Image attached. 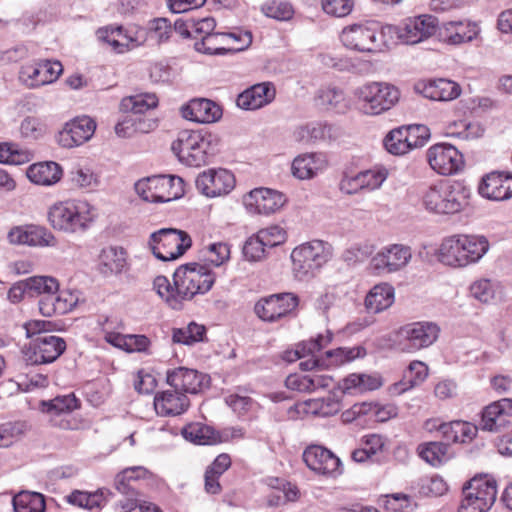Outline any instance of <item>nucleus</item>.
<instances>
[{
    "label": "nucleus",
    "mask_w": 512,
    "mask_h": 512,
    "mask_svg": "<svg viewBox=\"0 0 512 512\" xmlns=\"http://www.w3.org/2000/svg\"><path fill=\"white\" fill-rule=\"evenodd\" d=\"M235 183L234 174L223 168L205 170L195 180L198 192L208 198L229 194L234 189Z\"/></svg>",
    "instance_id": "f3484780"
},
{
    "label": "nucleus",
    "mask_w": 512,
    "mask_h": 512,
    "mask_svg": "<svg viewBox=\"0 0 512 512\" xmlns=\"http://www.w3.org/2000/svg\"><path fill=\"white\" fill-rule=\"evenodd\" d=\"M418 89L424 97L435 101H452L458 98L462 89L461 86L450 79H430L418 85Z\"/></svg>",
    "instance_id": "bb28decb"
},
{
    "label": "nucleus",
    "mask_w": 512,
    "mask_h": 512,
    "mask_svg": "<svg viewBox=\"0 0 512 512\" xmlns=\"http://www.w3.org/2000/svg\"><path fill=\"white\" fill-rule=\"evenodd\" d=\"M256 235L267 249L274 248L286 240V231L280 226L273 225L259 230Z\"/></svg>",
    "instance_id": "338daca9"
},
{
    "label": "nucleus",
    "mask_w": 512,
    "mask_h": 512,
    "mask_svg": "<svg viewBox=\"0 0 512 512\" xmlns=\"http://www.w3.org/2000/svg\"><path fill=\"white\" fill-rule=\"evenodd\" d=\"M382 384V379L377 374L352 373L342 380L341 388L345 393H362L376 390Z\"/></svg>",
    "instance_id": "c9c22d12"
},
{
    "label": "nucleus",
    "mask_w": 512,
    "mask_h": 512,
    "mask_svg": "<svg viewBox=\"0 0 512 512\" xmlns=\"http://www.w3.org/2000/svg\"><path fill=\"white\" fill-rule=\"evenodd\" d=\"M360 109L367 115H379L391 109L399 100L397 87L385 82H371L355 91Z\"/></svg>",
    "instance_id": "1a4fd4ad"
},
{
    "label": "nucleus",
    "mask_w": 512,
    "mask_h": 512,
    "mask_svg": "<svg viewBox=\"0 0 512 512\" xmlns=\"http://www.w3.org/2000/svg\"><path fill=\"white\" fill-rule=\"evenodd\" d=\"M459 234L445 237L438 249V260L447 266L454 268H463L464 262L460 250Z\"/></svg>",
    "instance_id": "e433bc0d"
},
{
    "label": "nucleus",
    "mask_w": 512,
    "mask_h": 512,
    "mask_svg": "<svg viewBox=\"0 0 512 512\" xmlns=\"http://www.w3.org/2000/svg\"><path fill=\"white\" fill-rule=\"evenodd\" d=\"M182 434L185 439L198 445H209L218 443V432L214 431L211 427L194 423L186 426Z\"/></svg>",
    "instance_id": "37998d69"
},
{
    "label": "nucleus",
    "mask_w": 512,
    "mask_h": 512,
    "mask_svg": "<svg viewBox=\"0 0 512 512\" xmlns=\"http://www.w3.org/2000/svg\"><path fill=\"white\" fill-rule=\"evenodd\" d=\"M195 50L205 54L223 55L228 52L227 36L225 33H210L203 36L200 41L195 42Z\"/></svg>",
    "instance_id": "c03bdc74"
},
{
    "label": "nucleus",
    "mask_w": 512,
    "mask_h": 512,
    "mask_svg": "<svg viewBox=\"0 0 512 512\" xmlns=\"http://www.w3.org/2000/svg\"><path fill=\"white\" fill-rule=\"evenodd\" d=\"M29 429L27 422L14 421L0 425V447H9L19 440Z\"/></svg>",
    "instance_id": "09e8293b"
},
{
    "label": "nucleus",
    "mask_w": 512,
    "mask_h": 512,
    "mask_svg": "<svg viewBox=\"0 0 512 512\" xmlns=\"http://www.w3.org/2000/svg\"><path fill=\"white\" fill-rule=\"evenodd\" d=\"M440 327L431 321H418L401 326L396 332V343L402 352L414 353L433 345Z\"/></svg>",
    "instance_id": "9b49d317"
},
{
    "label": "nucleus",
    "mask_w": 512,
    "mask_h": 512,
    "mask_svg": "<svg viewBox=\"0 0 512 512\" xmlns=\"http://www.w3.org/2000/svg\"><path fill=\"white\" fill-rule=\"evenodd\" d=\"M430 167L440 175L449 176L461 172L465 162L461 152L453 145L439 143L427 151Z\"/></svg>",
    "instance_id": "dca6fc26"
},
{
    "label": "nucleus",
    "mask_w": 512,
    "mask_h": 512,
    "mask_svg": "<svg viewBox=\"0 0 512 512\" xmlns=\"http://www.w3.org/2000/svg\"><path fill=\"white\" fill-rule=\"evenodd\" d=\"M437 30L439 39L448 45L471 42L480 34L478 24L469 20L445 22Z\"/></svg>",
    "instance_id": "5701e85b"
},
{
    "label": "nucleus",
    "mask_w": 512,
    "mask_h": 512,
    "mask_svg": "<svg viewBox=\"0 0 512 512\" xmlns=\"http://www.w3.org/2000/svg\"><path fill=\"white\" fill-rule=\"evenodd\" d=\"M309 411L321 417H329L337 414L341 409V403L333 396L326 398L311 399L307 401Z\"/></svg>",
    "instance_id": "5fc2aeb1"
},
{
    "label": "nucleus",
    "mask_w": 512,
    "mask_h": 512,
    "mask_svg": "<svg viewBox=\"0 0 512 512\" xmlns=\"http://www.w3.org/2000/svg\"><path fill=\"white\" fill-rule=\"evenodd\" d=\"M135 191L147 202H169L184 194V182L174 175H154L138 180Z\"/></svg>",
    "instance_id": "6e6552de"
},
{
    "label": "nucleus",
    "mask_w": 512,
    "mask_h": 512,
    "mask_svg": "<svg viewBox=\"0 0 512 512\" xmlns=\"http://www.w3.org/2000/svg\"><path fill=\"white\" fill-rule=\"evenodd\" d=\"M315 99L317 105L326 110L343 112L348 107L343 91L335 87L319 89Z\"/></svg>",
    "instance_id": "a19ab883"
},
{
    "label": "nucleus",
    "mask_w": 512,
    "mask_h": 512,
    "mask_svg": "<svg viewBox=\"0 0 512 512\" xmlns=\"http://www.w3.org/2000/svg\"><path fill=\"white\" fill-rule=\"evenodd\" d=\"M359 173L362 179V187L367 191L379 189L389 175L388 169L382 165H375Z\"/></svg>",
    "instance_id": "603ef678"
},
{
    "label": "nucleus",
    "mask_w": 512,
    "mask_h": 512,
    "mask_svg": "<svg viewBox=\"0 0 512 512\" xmlns=\"http://www.w3.org/2000/svg\"><path fill=\"white\" fill-rule=\"evenodd\" d=\"M512 174L509 172L493 171L484 175L478 185V193L483 198L492 201H503L511 198L512 190L510 181Z\"/></svg>",
    "instance_id": "b1692460"
},
{
    "label": "nucleus",
    "mask_w": 512,
    "mask_h": 512,
    "mask_svg": "<svg viewBox=\"0 0 512 512\" xmlns=\"http://www.w3.org/2000/svg\"><path fill=\"white\" fill-rule=\"evenodd\" d=\"M101 272L103 274L121 273L126 266V252L120 247H107L99 256Z\"/></svg>",
    "instance_id": "58836bf2"
},
{
    "label": "nucleus",
    "mask_w": 512,
    "mask_h": 512,
    "mask_svg": "<svg viewBox=\"0 0 512 512\" xmlns=\"http://www.w3.org/2000/svg\"><path fill=\"white\" fill-rule=\"evenodd\" d=\"M471 195V188L463 181L440 180L422 190L420 202L429 213L455 215L469 207Z\"/></svg>",
    "instance_id": "f257e3e1"
},
{
    "label": "nucleus",
    "mask_w": 512,
    "mask_h": 512,
    "mask_svg": "<svg viewBox=\"0 0 512 512\" xmlns=\"http://www.w3.org/2000/svg\"><path fill=\"white\" fill-rule=\"evenodd\" d=\"M15 512H44L45 498L41 493L21 491L13 497Z\"/></svg>",
    "instance_id": "79ce46f5"
},
{
    "label": "nucleus",
    "mask_w": 512,
    "mask_h": 512,
    "mask_svg": "<svg viewBox=\"0 0 512 512\" xmlns=\"http://www.w3.org/2000/svg\"><path fill=\"white\" fill-rule=\"evenodd\" d=\"M299 298L293 293H280L263 297L254 306L255 314L264 322H276L293 313Z\"/></svg>",
    "instance_id": "2eb2a0df"
},
{
    "label": "nucleus",
    "mask_w": 512,
    "mask_h": 512,
    "mask_svg": "<svg viewBox=\"0 0 512 512\" xmlns=\"http://www.w3.org/2000/svg\"><path fill=\"white\" fill-rule=\"evenodd\" d=\"M418 449L420 457L432 466H439L448 459V445L445 443H424Z\"/></svg>",
    "instance_id": "de8ad7c7"
},
{
    "label": "nucleus",
    "mask_w": 512,
    "mask_h": 512,
    "mask_svg": "<svg viewBox=\"0 0 512 512\" xmlns=\"http://www.w3.org/2000/svg\"><path fill=\"white\" fill-rule=\"evenodd\" d=\"M70 180L73 186L89 191L96 189L100 183L98 175L88 167H75L70 172Z\"/></svg>",
    "instance_id": "864d4df0"
},
{
    "label": "nucleus",
    "mask_w": 512,
    "mask_h": 512,
    "mask_svg": "<svg viewBox=\"0 0 512 512\" xmlns=\"http://www.w3.org/2000/svg\"><path fill=\"white\" fill-rule=\"evenodd\" d=\"M462 494L458 512H488L496 500V482L485 477H474L464 485Z\"/></svg>",
    "instance_id": "f8f14e48"
},
{
    "label": "nucleus",
    "mask_w": 512,
    "mask_h": 512,
    "mask_svg": "<svg viewBox=\"0 0 512 512\" xmlns=\"http://www.w3.org/2000/svg\"><path fill=\"white\" fill-rule=\"evenodd\" d=\"M26 174L37 185L51 186L61 179L63 171L58 163L48 161L30 165Z\"/></svg>",
    "instance_id": "f704fd0d"
},
{
    "label": "nucleus",
    "mask_w": 512,
    "mask_h": 512,
    "mask_svg": "<svg viewBox=\"0 0 512 512\" xmlns=\"http://www.w3.org/2000/svg\"><path fill=\"white\" fill-rule=\"evenodd\" d=\"M204 376L194 369L178 367L168 370L166 373L167 383L176 391L196 394L199 392Z\"/></svg>",
    "instance_id": "cd10ccee"
},
{
    "label": "nucleus",
    "mask_w": 512,
    "mask_h": 512,
    "mask_svg": "<svg viewBox=\"0 0 512 512\" xmlns=\"http://www.w3.org/2000/svg\"><path fill=\"white\" fill-rule=\"evenodd\" d=\"M111 496L112 492L106 488H99L92 492L75 489L66 495L64 500L72 506L93 510L106 505Z\"/></svg>",
    "instance_id": "2f4dec72"
},
{
    "label": "nucleus",
    "mask_w": 512,
    "mask_h": 512,
    "mask_svg": "<svg viewBox=\"0 0 512 512\" xmlns=\"http://www.w3.org/2000/svg\"><path fill=\"white\" fill-rule=\"evenodd\" d=\"M191 237L182 230L162 228L150 235L148 245L153 255L162 261L181 257L191 247Z\"/></svg>",
    "instance_id": "9d476101"
},
{
    "label": "nucleus",
    "mask_w": 512,
    "mask_h": 512,
    "mask_svg": "<svg viewBox=\"0 0 512 512\" xmlns=\"http://www.w3.org/2000/svg\"><path fill=\"white\" fill-rule=\"evenodd\" d=\"M427 376V365L421 361H413L405 372L404 380L393 385V393H404L405 391L421 384Z\"/></svg>",
    "instance_id": "ea45409f"
},
{
    "label": "nucleus",
    "mask_w": 512,
    "mask_h": 512,
    "mask_svg": "<svg viewBox=\"0 0 512 512\" xmlns=\"http://www.w3.org/2000/svg\"><path fill=\"white\" fill-rule=\"evenodd\" d=\"M404 136L402 127L391 130L384 138L385 149L393 155H404L408 153L409 147Z\"/></svg>",
    "instance_id": "13d9d810"
},
{
    "label": "nucleus",
    "mask_w": 512,
    "mask_h": 512,
    "mask_svg": "<svg viewBox=\"0 0 512 512\" xmlns=\"http://www.w3.org/2000/svg\"><path fill=\"white\" fill-rule=\"evenodd\" d=\"M99 40L109 44L116 53H125L138 47L141 42L131 36L122 26L105 27L97 30Z\"/></svg>",
    "instance_id": "473e14b6"
},
{
    "label": "nucleus",
    "mask_w": 512,
    "mask_h": 512,
    "mask_svg": "<svg viewBox=\"0 0 512 512\" xmlns=\"http://www.w3.org/2000/svg\"><path fill=\"white\" fill-rule=\"evenodd\" d=\"M151 473L143 466L129 467L117 474L115 478V487L122 494H129L131 480L147 478Z\"/></svg>",
    "instance_id": "3c124183"
},
{
    "label": "nucleus",
    "mask_w": 512,
    "mask_h": 512,
    "mask_svg": "<svg viewBox=\"0 0 512 512\" xmlns=\"http://www.w3.org/2000/svg\"><path fill=\"white\" fill-rule=\"evenodd\" d=\"M114 347L127 353L151 354V341L146 335L142 334H122L120 338H116Z\"/></svg>",
    "instance_id": "a18cd8bd"
},
{
    "label": "nucleus",
    "mask_w": 512,
    "mask_h": 512,
    "mask_svg": "<svg viewBox=\"0 0 512 512\" xmlns=\"http://www.w3.org/2000/svg\"><path fill=\"white\" fill-rule=\"evenodd\" d=\"M56 239L54 235L45 227L29 226L28 227V245L29 246H54Z\"/></svg>",
    "instance_id": "774afa93"
},
{
    "label": "nucleus",
    "mask_w": 512,
    "mask_h": 512,
    "mask_svg": "<svg viewBox=\"0 0 512 512\" xmlns=\"http://www.w3.org/2000/svg\"><path fill=\"white\" fill-rule=\"evenodd\" d=\"M66 350V342L55 335H38L24 349V358L28 364L40 365L56 361Z\"/></svg>",
    "instance_id": "ddd939ff"
},
{
    "label": "nucleus",
    "mask_w": 512,
    "mask_h": 512,
    "mask_svg": "<svg viewBox=\"0 0 512 512\" xmlns=\"http://www.w3.org/2000/svg\"><path fill=\"white\" fill-rule=\"evenodd\" d=\"M364 355L365 349L361 346L351 348L340 347L326 352L327 358L332 359V363H334L335 365H340L346 362L353 361L356 358L363 357Z\"/></svg>",
    "instance_id": "e2e57ef3"
},
{
    "label": "nucleus",
    "mask_w": 512,
    "mask_h": 512,
    "mask_svg": "<svg viewBox=\"0 0 512 512\" xmlns=\"http://www.w3.org/2000/svg\"><path fill=\"white\" fill-rule=\"evenodd\" d=\"M450 135L464 140L477 139L483 136L484 128L479 122L460 121L450 127Z\"/></svg>",
    "instance_id": "bf43d9fd"
},
{
    "label": "nucleus",
    "mask_w": 512,
    "mask_h": 512,
    "mask_svg": "<svg viewBox=\"0 0 512 512\" xmlns=\"http://www.w3.org/2000/svg\"><path fill=\"white\" fill-rule=\"evenodd\" d=\"M331 341V335H319L316 339L303 341L296 346L294 350H286L282 354V359L286 362L292 363L301 358L313 355L319 352L324 346Z\"/></svg>",
    "instance_id": "4c0bfd02"
},
{
    "label": "nucleus",
    "mask_w": 512,
    "mask_h": 512,
    "mask_svg": "<svg viewBox=\"0 0 512 512\" xmlns=\"http://www.w3.org/2000/svg\"><path fill=\"white\" fill-rule=\"evenodd\" d=\"M328 161L323 153H303L294 158L291 164L292 175L299 180H310L323 172Z\"/></svg>",
    "instance_id": "a878e982"
},
{
    "label": "nucleus",
    "mask_w": 512,
    "mask_h": 512,
    "mask_svg": "<svg viewBox=\"0 0 512 512\" xmlns=\"http://www.w3.org/2000/svg\"><path fill=\"white\" fill-rule=\"evenodd\" d=\"M189 406L188 397L179 391H163L154 397V408L160 416H176L182 414Z\"/></svg>",
    "instance_id": "7c9ffc66"
},
{
    "label": "nucleus",
    "mask_w": 512,
    "mask_h": 512,
    "mask_svg": "<svg viewBox=\"0 0 512 512\" xmlns=\"http://www.w3.org/2000/svg\"><path fill=\"white\" fill-rule=\"evenodd\" d=\"M402 129L404 130V136L410 151L424 146L430 137L429 129L425 125L402 126Z\"/></svg>",
    "instance_id": "4d7b16f0"
},
{
    "label": "nucleus",
    "mask_w": 512,
    "mask_h": 512,
    "mask_svg": "<svg viewBox=\"0 0 512 512\" xmlns=\"http://www.w3.org/2000/svg\"><path fill=\"white\" fill-rule=\"evenodd\" d=\"M79 406V401L73 393L57 396L54 399L42 402V411L51 414L69 413Z\"/></svg>",
    "instance_id": "8fccbe9b"
},
{
    "label": "nucleus",
    "mask_w": 512,
    "mask_h": 512,
    "mask_svg": "<svg viewBox=\"0 0 512 512\" xmlns=\"http://www.w3.org/2000/svg\"><path fill=\"white\" fill-rule=\"evenodd\" d=\"M437 19L431 15L408 18L399 25H385L384 36L389 46L398 43L417 44L434 35L437 31Z\"/></svg>",
    "instance_id": "423d86ee"
},
{
    "label": "nucleus",
    "mask_w": 512,
    "mask_h": 512,
    "mask_svg": "<svg viewBox=\"0 0 512 512\" xmlns=\"http://www.w3.org/2000/svg\"><path fill=\"white\" fill-rule=\"evenodd\" d=\"M63 72L59 61L41 60L23 65L19 71V80L27 88L34 89L55 82Z\"/></svg>",
    "instance_id": "a211bd4d"
},
{
    "label": "nucleus",
    "mask_w": 512,
    "mask_h": 512,
    "mask_svg": "<svg viewBox=\"0 0 512 512\" xmlns=\"http://www.w3.org/2000/svg\"><path fill=\"white\" fill-rule=\"evenodd\" d=\"M206 261L219 267L230 259V246L225 242L209 244L204 250Z\"/></svg>",
    "instance_id": "680f3d73"
},
{
    "label": "nucleus",
    "mask_w": 512,
    "mask_h": 512,
    "mask_svg": "<svg viewBox=\"0 0 512 512\" xmlns=\"http://www.w3.org/2000/svg\"><path fill=\"white\" fill-rule=\"evenodd\" d=\"M183 118L198 123H214L222 116V109L215 102L196 98L181 107Z\"/></svg>",
    "instance_id": "393cba45"
},
{
    "label": "nucleus",
    "mask_w": 512,
    "mask_h": 512,
    "mask_svg": "<svg viewBox=\"0 0 512 512\" xmlns=\"http://www.w3.org/2000/svg\"><path fill=\"white\" fill-rule=\"evenodd\" d=\"M340 39L346 48L362 53H377L389 47L384 26L379 30L376 24L347 26L342 30Z\"/></svg>",
    "instance_id": "0eeeda50"
},
{
    "label": "nucleus",
    "mask_w": 512,
    "mask_h": 512,
    "mask_svg": "<svg viewBox=\"0 0 512 512\" xmlns=\"http://www.w3.org/2000/svg\"><path fill=\"white\" fill-rule=\"evenodd\" d=\"M395 301V289L388 283L374 285L367 293L364 306L369 313H381L390 308Z\"/></svg>",
    "instance_id": "72a5a7b5"
},
{
    "label": "nucleus",
    "mask_w": 512,
    "mask_h": 512,
    "mask_svg": "<svg viewBox=\"0 0 512 512\" xmlns=\"http://www.w3.org/2000/svg\"><path fill=\"white\" fill-rule=\"evenodd\" d=\"M411 248L402 244H391L383 247L370 260L369 269L375 275L397 272L410 262Z\"/></svg>",
    "instance_id": "4468645a"
},
{
    "label": "nucleus",
    "mask_w": 512,
    "mask_h": 512,
    "mask_svg": "<svg viewBox=\"0 0 512 512\" xmlns=\"http://www.w3.org/2000/svg\"><path fill=\"white\" fill-rule=\"evenodd\" d=\"M173 280L181 305L184 300L208 292L215 282V276L206 266L190 263L176 269Z\"/></svg>",
    "instance_id": "39448f33"
},
{
    "label": "nucleus",
    "mask_w": 512,
    "mask_h": 512,
    "mask_svg": "<svg viewBox=\"0 0 512 512\" xmlns=\"http://www.w3.org/2000/svg\"><path fill=\"white\" fill-rule=\"evenodd\" d=\"M25 280L29 290V297H33L35 295H39L41 297L43 294L48 292H57L59 290L58 281L53 277L34 276Z\"/></svg>",
    "instance_id": "6e6d98bb"
},
{
    "label": "nucleus",
    "mask_w": 512,
    "mask_h": 512,
    "mask_svg": "<svg viewBox=\"0 0 512 512\" xmlns=\"http://www.w3.org/2000/svg\"><path fill=\"white\" fill-rule=\"evenodd\" d=\"M373 252L374 246L369 243L356 244L343 252L342 259L348 265H355L367 260Z\"/></svg>",
    "instance_id": "0e129e2a"
},
{
    "label": "nucleus",
    "mask_w": 512,
    "mask_h": 512,
    "mask_svg": "<svg viewBox=\"0 0 512 512\" xmlns=\"http://www.w3.org/2000/svg\"><path fill=\"white\" fill-rule=\"evenodd\" d=\"M332 256V246L322 240H312L296 246L290 255L294 277L300 281L313 278Z\"/></svg>",
    "instance_id": "20e7f679"
},
{
    "label": "nucleus",
    "mask_w": 512,
    "mask_h": 512,
    "mask_svg": "<svg viewBox=\"0 0 512 512\" xmlns=\"http://www.w3.org/2000/svg\"><path fill=\"white\" fill-rule=\"evenodd\" d=\"M218 135L208 131H182L172 143L171 149L178 160L190 167L208 163L219 147Z\"/></svg>",
    "instance_id": "f03ea898"
},
{
    "label": "nucleus",
    "mask_w": 512,
    "mask_h": 512,
    "mask_svg": "<svg viewBox=\"0 0 512 512\" xmlns=\"http://www.w3.org/2000/svg\"><path fill=\"white\" fill-rule=\"evenodd\" d=\"M158 104V98L155 94L144 93L124 98L121 101V109L131 111L133 114H142Z\"/></svg>",
    "instance_id": "49530a36"
},
{
    "label": "nucleus",
    "mask_w": 512,
    "mask_h": 512,
    "mask_svg": "<svg viewBox=\"0 0 512 512\" xmlns=\"http://www.w3.org/2000/svg\"><path fill=\"white\" fill-rule=\"evenodd\" d=\"M285 202L286 198L281 192L269 188H256L243 196V205L251 214L275 213Z\"/></svg>",
    "instance_id": "aec40b11"
},
{
    "label": "nucleus",
    "mask_w": 512,
    "mask_h": 512,
    "mask_svg": "<svg viewBox=\"0 0 512 512\" xmlns=\"http://www.w3.org/2000/svg\"><path fill=\"white\" fill-rule=\"evenodd\" d=\"M464 267L478 263L489 251L490 243L484 235L459 234Z\"/></svg>",
    "instance_id": "c756f323"
},
{
    "label": "nucleus",
    "mask_w": 512,
    "mask_h": 512,
    "mask_svg": "<svg viewBox=\"0 0 512 512\" xmlns=\"http://www.w3.org/2000/svg\"><path fill=\"white\" fill-rule=\"evenodd\" d=\"M512 419V399L503 398L483 408L479 428L488 432H502Z\"/></svg>",
    "instance_id": "4be33fe9"
},
{
    "label": "nucleus",
    "mask_w": 512,
    "mask_h": 512,
    "mask_svg": "<svg viewBox=\"0 0 512 512\" xmlns=\"http://www.w3.org/2000/svg\"><path fill=\"white\" fill-rule=\"evenodd\" d=\"M303 460L307 467L315 473L337 477L342 474L340 459L327 448L310 445L303 452Z\"/></svg>",
    "instance_id": "6ab92c4d"
},
{
    "label": "nucleus",
    "mask_w": 512,
    "mask_h": 512,
    "mask_svg": "<svg viewBox=\"0 0 512 512\" xmlns=\"http://www.w3.org/2000/svg\"><path fill=\"white\" fill-rule=\"evenodd\" d=\"M45 123L36 117H26L20 125L21 135L30 140H38L46 133Z\"/></svg>",
    "instance_id": "69168bd1"
},
{
    "label": "nucleus",
    "mask_w": 512,
    "mask_h": 512,
    "mask_svg": "<svg viewBox=\"0 0 512 512\" xmlns=\"http://www.w3.org/2000/svg\"><path fill=\"white\" fill-rule=\"evenodd\" d=\"M96 123L88 117H76L67 122L57 134V143L63 148H73L91 139L95 133Z\"/></svg>",
    "instance_id": "412c9836"
},
{
    "label": "nucleus",
    "mask_w": 512,
    "mask_h": 512,
    "mask_svg": "<svg viewBox=\"0 0 512 512\" xmlns=\"http://www.w3.org/2000/svg\"><path fill=\"white\" fill-rule=\"evenodd\" d=\"M274 97L275 89L271 83H259L239 94L236 104L243 110H256L270 103Z\"/></svg>",
    "instance_id": "c85d7f7f"
},
{
    "label": "nucleus",
    "mask_w": 512,
    "mask_h": 512,
    "mask_svg": "<svg viewBox=\"0 0 512 512\" xmlns=\"http://www.w3.org/2000/svg\"><path fill=\"white\" fill-rule=\"evenodd\" d=\"M153 286L157 294L173 309H180V301L175 291V285L172 286L166 277L157 276L154 279Z\"/></svg>",
    "instance_id": "052dcab7"
},
{
    "label": "nucleus",
    "mask_w": 512,
    "mask_h": 512,
    "mask_svg": "<svg viewBox=\"0 0 512 512\" xmlns=\"http://www.w3.org/2000/svg\"><path fill=\"white\" fill-rule=\"evenodd\" d=\"M95 208L86 200L68 199L53 204L48 211L51 226L68 234L85 232L94 222Z\"/></svg>",
    "instance_id": "7ed1b4c3"
}]
</instances>
